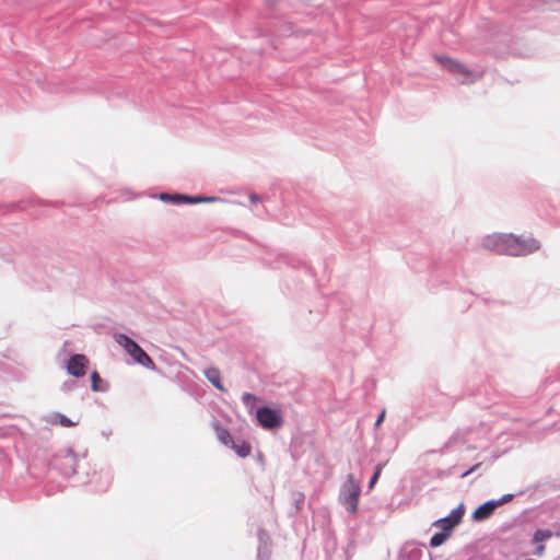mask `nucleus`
I'll return each instance as SVG.
<instances>
[{
    "instance_id": "1",
    "label": "nucleus",
    "mask_w": 560,
    "mask_h": 560,
    "mask_svg": "<svg viewBox=\"0 0 560 560\" xmlns=\"http://www.w3.org/2000/svg\"><path fill=\"white\" fill-rule=\"evenodd\" d=\"M482 246L499 255L525 256L540 248L539 242L533 237H521L511 233H493L486 236Z\"/></svg>"
},
{
    "instance_id": "2",
    "label": "nucleus",
    "mask_w": 560,
    "mask_h": 560,
    "mask_svg": "<svg viewBox=\"0 0 560 560\" xmlns=\"http://www.w3.org/2000/svg\"><path fill=\"white\" fill-rule=\"evenodd\" d=\"M434 59L454 75H457L460 84H472L483 77V71L475 72L464 63L446 56H435Z\"/></svg>"
},
{
    "instance_id": "3",
    "label": "nucleus",
    "mask_w": 560,
    "mask_h": 560,
    "mask_svg": "<svg viewBox=\"0 0 560 560\" xmlns=\"http://www.w3.org/2000/svg\"><path fill=\"white\" fill-rule=\"evenodd\" d=\"M116 342L121 346L126 352L132 357V359L149 369H154V362L152 359L143 351V349L128 336L119 334L115 336Z\"/></svg>"
},
{
    "instance_id": "4",
    "label": "nucleus",
    "mask_w": 560,
    "mask_h": 560,
    "mask_svg": "<svg viewBox=\"0 0 560 560\" xmlns=\"http://www.w3.org/2000/svg\"><path fill=\"white\" fill-rule=\"evenodd\" d=\"M360 493V485L353 479L352 475H349L343 486L342 504L351 514L358 511Z\"/></svg>"
},
{
    "instance_id": "5",
    "label": "nucleus",
    "mask_w": 560,
    "mask_h": 560,
    "mask_svg": "<svg viewBox=\"0 0 560 560\" xmlns=\"http://www.w3.org/2000/svg\"><path fill=\"white\" fill-rule=\"evenodd\" d=\"M159 198L164 201L168 202L174 206H180L184 203L187 205H194L198 202H212L215 201L217 198L214 197H189L186 195L180 194H160Z\"/></svg>"
},
{
    "instance_id": "6",
    "label": "nucleus",
    "mask_w": 560,
    "mask_h": 560,
    "mask_svg": "<svg viewBox=\"0 0 560 560\" xmlns=\"http://www.w3.org/2000/svg\"><path fill=\"white\" fill-rule=\"evenodd\" d=\"M257 420L265 429H276L282 425V418L276 411L268 407H262L257 410Z\"/></svg>"
},
{
    "instance_id": "7",
    "label": "nucleus",
    "mask_w": 560,
    "mask_h": 560,
    "mask_svg": "<svg viewBox=\"0 0 560 560\" xmlns=\"http://www.w3.org/2000/svg\"><path fill=\"white\" fill-rule=\"evenodd\" d=\"M89 359L84 354H73L68 363L67 371L74 377H82L86 373Z\"/></svg>"
},
{
    "instance_id": "8",
    "label": "nucleus",
    "mask_w": 560,
    "mask_h": 560,
    "mask_svg": "<svg viewBox=\"0 0 560 560\" xmlns=\"http://www.w3.org/2000/svg\"><path fill=\"white\" fill-rule=\"evenodd\" d=\"M511 499V495H506L500 501H487L480 506H478L474 513L472 518L474 521L481 522L490 517L494 510L502 503L508 502Z\"/></svg>"
},
{
    "instance_id": "9",
    "label": "nucleus",
    "mask_w": 560,
    "mask_h": 560,
    "mask_svg": "<svg viewBox=\"0 0 560 560\" xmlns=\"http://www.w3.org/2000/svg\"><path fill=\"white\" fill-rule=\"evenodd\" d=\"M462 511H453L450 517L441 518L434 523L435 526L442 527L443 532L450 533L460 522Z\"/></svg>"
},
{
    "instance_id": "10",
    "label": "nucleus",
    "mask_w": 560,
    "mask_h": 560,
    "mask_svg": "<svg viewBox=\"0 0 560 560\" xmlns=\"http://www.w3.org/2000/svg\"><path fill=\"white\" fill-rule=\"evenodd\" d=\"M206 378L220 392H225L226 388L224 387L221 378V372L218 368L211 366L205 370L203 372Z\"/></svg>"
},
{
    "instance_id": "11",
    "label": "nucleus",
    "mask_w": 560,
    "mask_h": 560,
    "mask_svg": "<svg viewBox=\"0 0 560 560\" xmlns=\"http://www.w3.org/2000/svg\"><path fill=\"white\" fill-rule=\"evenodd\" d=\"M214 431L218 440L224 445L230 446L233 443V439L225 428L217 423L214 424Z\"/></svg>"
},
{
    "instance_id": "12",
    "label": "nucleus",
    "mask_w": 560,
    "mask_h": 560,
    "mask_svg": "<svg viewBox=\"0 0 560 560\" xmlns=\"http://www.w3.org/2000/svg\"><path fill=\"white\" fill-rule=\"evenodd\" d=\"M234 451L235 453L241 456V457H246L250 454L252 452V446L248 442H245V441H242L241 443H235L233 441V443L230 445Z\"/></svg>"
},
{
    "instance_id": "13",
    "label": "nucleus",
    "mask_w": 560,
    "mask_h": 560,
    "mask_svg": "<svg viewBox=\"0 0 560 560\" xmlns=\"http://www.w3.org/2000/svg\"><path fill=\"white\" fill-rule=\"evenodd\" d=\"M51 424H60L65 428L74 427L77 422L71 421L69 418L61 413H54L49 420Z\"/></svg>"
},
{
    "instance_id": "14",
    "label": "nucleus",
    "mask_w": 560,
    "mask_h": 560,
    "mask_svg": "<svg viewBox=\"0 0 560 560\" xmlns=\"http://www.w3.org/2000/svg\"><path fill=\"white\" fill-rule=\"evenodd\" d=\"M91 388L93 392H103L106 389V385L96 371L91 374Z\"/></svg>"
},
{
    "instance_id": "15",
    "label": "nucleus",
    "mask_w": 560,
    "mask_h": 560,
    "mask_svg": "<svg viewBox=\"0 0 560 560\" xmlns=\"http://www.w3.org/2000/svg\"><path fill=\"white\" fill-rule=\"evenodd\" d=\"M450 537V533L440 532L435 533L430 540L431 547H439L445 542V540Z\"/></svg>"
},
{
    "instance_id": "16",
    "label": "nucleus",
    "mask_w": 560,
    "mask_h": 560,
    "mask_svg": "<svg viewBox=\"0 0 560 560\" xmlns=\"http://www.w3.org/2000/svg\"><path fill=\"white\" fill-rule=\"evenodd\" d=\"M242 400L246 406L253 407L254 404L257 401V397L250 393H245L242 397Z\"/></svg>"
},
{
    "instance_id": "17",
    "label": "nucleus",
    "mask_w": 560,
    "mask_h": 560,
    "mask_svg": "<svg viewBox=\"0 0 560 560\" xmlns=\"http://www.w3.org/2000/svg\"><path fill=\"white\" fill-rule=\"evenodd\" d=\"M382 469H383V465H378L375 469V472L374 475L372 476L371 480H370V483H369V487L370 488H373V486L376 483V481L378 480L380 478V475L382 472Z\"/></svg>"
},
{
    "instance_id": "18",
    "label": "nucleus",
    "mask_w": 560,
    "mask_h": 560,
    "mask_svg": "<svg viewBox=\"0 0 560 560\" xmlns=\"http://www.w3.org/2000/svg\"><path fill=\"white\" fill-rule=\"evenodd\" d=\"M550 536H551V534L549 532L537 530L534 535V540L535 541L544 540V539L549 538Z\"/></svg>"
},
{
    "instance_id": "19",
    "label": "nucleus",
    "mask_w": 560,
    "mask_h": 560,
    "mask_svg": "<svg viewBox=\"0 0 560 560\" xmlns=\"http://www.w3.org/2000/svg\"><path fill=\"white\" fill-rule=\"evenodd\" d=\"M384 419H385V410H383L381 412V415L378 416V418L376 419L375 427L376 428L380 427L381 423L384 421Z\"/></svg>"
},
{
    "instance_id": "20",
    "label": "nucleus",
    "mask_w": 560,
    "mask_h": 560,
    "mask_svg": "<svg viewBox=\"0 0 560 560\" xmlns=\"http://www.w3.org/2000/svg\"><path fill=\"white\" fill-rule=\"evenodd\" d=\"M480 466V464H476L475 466H472L469 470L465 471L462 477L465 478L467 477L469 474H471L472 471H475L478 467Z\"/></svg>"
},
{
    "instance_id": "21",
    "label": "nucleus",
    "mask_w": 560,
    "mask_h": 560,
    "mask_svg": "<svg viewBox=\"0 0 560 560\" xmlns=\"http://www.w3.org/2000/svg\"><path fill=\"white\" fill-rule=\"evenodd\" d=\"M250 200H252V205L257 207L258 206V201L260 200V198L257 195H252L250 196Z\"/></svg>"
},
{
    "instance_id": "22",
    "label": "nucleus",
    "mask_w": 560,
    "mask_h": 560,
    "mask_svg": "<svg viewBox=\"0 0 560 560\" xmlns=\"http://www.w3.org/2000/svg\"><path fill=\"white\" fill-rule=\"evenodd\" d=\"M544 549H545V546H544V545H540V546L538 547L537 555H539V556H540V555L542 553Z\"/></svg>"
}]
</instances>
